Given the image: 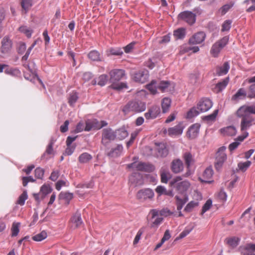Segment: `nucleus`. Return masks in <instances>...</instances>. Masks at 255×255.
Wrapping results in <instances>:
<instances>
[{"label":"nucleus","instance_id":"1","mask_svg":"<svg viewBox=\"0 0 255 255\" xmlns=\"http://www.w3.org/2000/svg\"><path fill=\"white\" fill-rule=\"evenodd\" d=\"M110 82L112 83L111 87L117 90H120L124 88H127L126 83L123 82L118 83L125 76V72L122 69H114L110 72Z\"/></svg>","mask_w":255,"mask_h":255},{"label":"nucleus","instance_id":"2","mask_svg":"<svg viewBox=\"0 0 255 255\" xmlns=\"http://www.w3.org/2000/svg\"><path fill=\"white\" fill-rule=\"evenodd\" d=\"M237 115L238 117L242 119L241 122V131L247 130L252 126L254 119L251 115H248L243 111H241L239 109L237 112Z\"/></svg>","mask_w":255,"mask_h":255},{"label":"nucleus","instance_id":"3","mask_svg":"<svg viewBox=\"0 0 255 255\" xmlns=\"http://www.w3.org/2000/svg\"><path fill=\"white\" fill-rule=\"evenodd\" d=\"M146 109L145 104L140 101H132L127 104L123 108V112L127 114L130 111L141 112Z\"/></svg>","mask_w":255,"mask_h":255},{"label":"nucleus","instance_id":"4","mask_svg":"<svg viewBox=\"0 0 255 255\" xmlns=\"http://www.w3.org/2000/svg\"><path fill=\"white\" fill-rule=\"evenodd\" d=\"M182 178L180 176L174 178L170 183L171 186H173L180 193H183L186 192L190 186V183L187 180L181 181Z\"/></svg>","mask_w":255,"mask_h":255},{"label":"nucleus","instance_id":"5","mask_svg":"<svg viewBox=\"0 0 255 255\" xmlns=\"http://www.w3.org/2000/svg\"><path fill=\"white\" fill-rule=\"evenodd\" d=\"M116 138V132L111 128H105L102 130L101 143L105 146H108L111 141Z\"/></svg>","mask_w":255,"mask_h":255},{"label":"nucleus","instance_id":"6","mask_svg":"<svg viewBox=\"0 0 255 255\" xmlns=\"http://www.w3.org/2000/svg\"><path fill=\"white\" fill-rule=\"evenodd\" d=\"M226 149V146H221L218 149L216 153L215 167L218 171L221 169L224 162L227 159V155L225 153Z\"/></svg>","mask_w":255,"mask_h":255},{"label":"nucleus","instance_id":"7","mask_svg":"<svg viewBox=\"0 0 255 255\" xmlns=\"http://www.w3.org/2000/svg\"><path fill=\"white\" fill-rule=\"evenodd\" d=\"M228 40V37L225 36L217 41L213 45L211 49V53L214 57H217L221 50L227 44Z\"/></svg>","mask_w":255,"mask_h":255},{"label":"nucleus","instance_id":"8","mask_svg":"<svg viewBox=\"0 0 255 255\" xmlns=\"http://www.w3.org/2000/svg\"><path fill=\"white\" fill-rule=\"evenodd\" d=\"M178 18L179 20L184 21L190 25H192L196 21L195 14L190 11H184L180 12Z\"/></svg>","mask_w":255,"mask_h":255},{"label":"nucleus","instance_id":"9","mask_svg":"<svg viewBox=\"0 0 255 255\" xmlns=\"http://www.w3.org/2000/svg\"><path fill=\"white\" fill-rule=\"evenodd\" d=\"M154 194L152 190L149 188L141 189L138 191L136 198L144 201L147 199H151L154 197Z\"/></svg>","mask_w":255,"mask_h":255},{"label":"nucleus","instance_id":"10","mask_svg":"<svg viewBox=\"0 0 255 255\" xmlns=\"http://www.w3.org/2000/svg\"><path fill=\"white\" fill-rule=\"evenodd\" d=\"M213 106L212 101L208 98H202L197 105V109L200 112H205L210 110Z\"/></svg>","mask_w":255,"mask_h":255},{"label":"nucleus","instance_id":"11","mask_svg":"<svg viewBox=\"0 0 255 255\" xmlns=\"http://www.w3.org/2000/svg\"><path fill=\"white\" fill-rule=\"evenodd\" d=\"M184 127L182 122H179L175 126L170 128L168 129L167 133L170 136H174L181 135L183 131ZM164 132H167V130L165 129Z\"/></svg>","mask_w":255,"mask_h":255},{"label":"nucleus","instance_id":"12","mask_svg":"<svg viewBox=\"0 0 255 255\" xmlns=\"http://www.w3.org/2000/svg\"><path fill=\"white\" fill-rule=\"evenodd\" d=\"M148 77V71H139L133 74L132 79L136 82L144 83L147 80Z\"/></svg>","mask_w":255,"mask_h":255},{"label":"nucleus","instance_id":"13","mask_svg":"<svg viewBox=\"0 0 255 255\" xmlns=\"http://www.w3.org/2000/svg\"><path fill=\"white\" fill-rule=\"evenodd\" d=\"M160 114V109L158 106H153L150 107L147 112L144 114L147 120L155 119Z\"/></svg>","mask_w":255,"mask_h":255},{"label":"nucleus","instance_id":"14","mask_svg":"<svg viewBox=\"0 0 255 255\" xmlns=\"http://www.w3.org/2000/svg\"><path fill=\"white\" fill-rule=\"evenodd\" d=\"M205 37L206 34L204 32H198L190 38L189 42L192 44H200L204 41Z\"/></svg>","mask_w":255,"mask_h":255},{"label":"nucleus","instance_id":"15","mask_svg":"<svg viewBox=\"0 0 255 255\" xmlns=\"http://www.w3.org/2000/svg\"><path fill=\"white\" fill-rule=\"evenodd\" d=\"M200 125L195 124L189 127L187 132V136L190 139L195 138L199 132Z\"/></svg>","mask_w":255,"mask_h":255},{"label":"nucleus","instance_id":"16","mask_svg":"<svg viewBox=\"0 0 255 255\" xmlns=\"http://www.w3.org/2000/svg\"><path fill=\"white\" fill-rule=\"evenodd\" d=\"M129 181L135 186L141 185L143 184L142 175L138 172L133 173L130 176Z\"/></svg>","mask_w":255,"mask_h":255},{"label":"nucleus","instance_id":"17","mask_svg":"<svg viewBox=\"0 0 255 255\" xmlns=\"http://www.w3.org/2000/svg\"><path fill=\"white\" fill-rule=\"evenodd\" d=\"M183 159L188 169L187 172L185 174V176L188 177L191 174L189 168L191 165L194 163V160L192 154L188 152L184 153Z\"/></svg>","mask_w":255,"mask_h":255},{"label":"nucleus","instance_id":"18","mask_svg":"<svg viewBox=\"0 0 255 255\" xmlns=\"http://www.w3.org/2000/svg\"><path fill=\"white\" fill-rule=\"evenodd\" d=\"M184 166L182 161L179 159L173 160L171 162V169L174 173H178L183 170Z\"/></svg>","mask_w":255,"mask_h":255},{"label":"nucleus","instance_id":"19","mask_svg":"<svg viewBox=\"0 0 255 255\" xmlns=\"http://www.w3.org/2000/svg\"><path fill=\"white\" fill-rule=\"evenodd\" d=\"M135 168L138 171L150 172L154 170L155 167L151 164L140 162L136 164Z\"/></svg>","mask_w":255,"mask_h":255},{"label":"nucleus","instance_id":"20","mask_svg":"<svg viewBox=\"0 0 255 255\" xmlns=\"http://www.w3.org/2000/svg\"><path fill=\"white\" fill-rule=\"evenodd\" d=\"M11 48V41L10 39L5 36L1 41L0 51L3 54L8 53Z\"/></svg>","mask_w":255,"mask_h":255},{"label":"nucleus","instance_id":"21","mask_svg":"<svg viewBox=\"0 0 255 255\" xmlns=\"http://www.w3.org/2000/svg\"><path fill=\"white\" fill-rule=\"evenodd\" d=\"M72 226L77 228L80 227L83 224L81 213L77 212L71 218Z\"/></svg>","mask_w":255,"mask_h":255},{"label":"nucleus","instance_id":"22","mask_svg":"<svg viewBox=\"0 0 255 255\" xmlns=\"http://www.w3.org/2000/svg\"><path fill=\"white\" fill-rule=\"evenodd\" d=\"M172 214L169 210L163 209L159 211L157 209H152L150 211L149 215L151 216V219H153L159 215L161 216H167Z\"/></svg>","mask_w":255,"mask_h":255},{"label":"nucleus","instance_id":"23","mask_svg":"<svg viewBox=\"0 0 255 255\" xmlns=\"http://www.w3.org/2000/svg\"><path fill=\"white\" fill-rule=\"evenodd\" d=\"M123 147L122 145L118 144L115 148H113L107 153V155L110 157H116L119 156L122 150Z\"/></svg>","mask_w":255,"mask_h":255},{"label":"nucleus","instance_id":"24","mask_svg":"<svg viewBox=\"0 0 255 255\" xmlns=\"http://www.w3.org/2000/svg\"><path fill=\"white\" fill-rule=\"evenodd\" d=\"M213 174V170L211 167H207L204 171L203 173V178L204 179L200 178V180L202 182H211V181H209V179H210Z\"/></svg>","mask_w":255,"mask_h":255},{"label":"nucleus","instance_id":"25","mask_svg":"<svg viewBox=\"0 0 255 255\" xmlns=\"http://www.w3.org/2000/svg\"><path fill=\"white\" fill-rule=\"evenodd\" d=\"M230 69V65L228 62H225L222 66L216 68V75L222 76L226 74Z\"/></svg>","mask_w":255,"mask_h":255},{"label":"nucleus","instance_id":"26","mask_svg":"<svg viewBox=\"0 0 255 255\" xmlns=\"http://www.w3.org/2000/svg\"><path fill=\"white\" fill-rule=\"evenodd\" d=\"M221 132L224 135L234 136L237 133V130L234 126H228L220 129Z\"/></svg>","mask_w":255,"mask_h":255},{"label":"nucleus","instance_id":"27","mask_svg":"<svg viewBox=\"0 0 255 255\" xmlns=\"http://www.w3.org/2000/svg\"><path fill=\"white\" fill-rule=\"evenodd\" d=\"M88 57L93 61H102L103 59L101 54L96 50L91 51L88 54Z\"/></svg>","mask_w":255,"mask_h":255},{"label":"nucleus","instance_id":"28","mask_svg":"<svg viewBox=\"0 0 255 255\" xmlns=\"http://www.w3.org/2000/svg\"><path fill=\"white\" fill-rule=\"evenodd\" d=\"M175 198L176 199L177 210L178 211H181L183 206L188 201V197L187 196H184L183 198H180L179 196L176 195L175 196Z\"/></svg>","mask_w":255,"mask_h":255},{"label":"nucleus","instance_id":"29","mask_svg":"<svg viewBox=\"0 0 255 255\" xmlns=\"http://www.w3.org/2000/svg\"><path fill=\"white\" fill-rule=\"evenodd\" d=\"M158 81L156 80H152L148 84L146 85V87L150 92L155 95L157 93L158 89Z\"/></svg>","mask_w":255,"mask_h":255},{"label":"nucleus","instance_id":"30","mask_svg":"<svg viewBox=\"0 0 255 255\" xmlns=\"http://www.w3.org/2000/svg\"><path fill=\"white\" fill-rule=\"evenodd\" d=\"M157 155L160 157H165L168 153L167 148L163 143H159L157 147Z\"/></svg>","mask_w":255,"mask_h":255},{"label":"nucleus","instance_id":"31","mask_svg":"<svg viewBox=\"0 0 255 255\" xmlns=\"http://www.w3.org/2000/svg\"><path fill=\"white\" fill-rule=\"evenodd\" d=\"M229 81V78H226L221 82L218 83L215 86V89L216 92L219 93L221 92L223 89H224L226 86H227Z\"/></svg>","mask_w":255,"mask_h":255},{"label":"nucleus","instance_id":"32","mask_svg":"<svg viewBox=\"0 0 255 255\" xmlns=\"http://www.w3.org/2000/svg\"><path fill=\"white\" fill-rule=\"evenodd\" d=\"M116 137L120 140H123L128 136V133L125 127H122L115 131Z\"/></svg>","mask_w":255,"mask_h":255},{"label":"nucleus","instance_id":"33","mask_svg":"<svg viewBox=\"0 0 255 255\" xmlns=\"http://www.w3.org/2000/svg\"><path fill=\"white\" fill-rule=\"evenodd\" d=\"M92 159V156L87 153L84 152L80 155L78 157V161L81 163H86Z\"/></svg>","mask_w":255,"mask_h":255},{"label":"nucleus","instance_id":"34","mask_svg":"<svg viewBox=\"0 0 255 255\" xmlns=\"http://www.w3.org/2000/svg\"><path fill=\"white\" fill-rule=\"evenodd\" d=\"M247 96V92L244 88H240L237 92L232 96V100L238 101L242 98V97H245Z\"/></svg>","mask_w":255,"mask_h":255},{"label":"nucleus","instance_id":"35","mask_svg":"<svg viewBox=\"0 0 255 255\" xmlns=\"http://www.w3.org/2000/svg\"><path fill=\"white\" fill-rule=\"evenodd\" d=\"M59 198L61 200H65L68 204L70 201L73 198V194L68 192H62L60 193Z\"/></svg>","mask_w":255,"mask_h":255},{"label":"nucleus","instance_id":"36","mask_svg":"<svg viewBox=\"0 0 255 255\" xmlns=\"http://www.w3.org/2000/svg\"><path fill=\"white\" fill-rule=\"evenodd\" d=\"M157 81H158V89L162 92L166 91L170 85V82L168 81L157 80Z\"/></svg>","mask_w":255,"mask_h":255},{"label":"nucleus","instance_id":"37","mask_svg":"<svg viewBox=\"0 0 255 255\" xmlns=\"http://www.w3.org/2000/svg\"><path fill=\"white\" fill-rule=\"evenodd\" d=\"M171 105V100L170 99L168 98H164L163 99L162 103H161V106H162V112L164 113H166Z\"/></svg>","mask_w":255,"mask_h":255},{"label":"nucleus","instance_id":"38","mask_svg":"<svg viewBox=\"0 0 255 255\" xmlns=\"http://www.w3.org/2000/svg\"><path fill=\"white\" fill-rule=\"evenodd\" d=\"M240 240V238L237 237L226 239L227 244L233 248L236 247L239 245Z\"/></svg>","mask_w":255,"mask_h":255},{"label":"nucleus","instance_id":"39","mask_svg":"<svg viewBox=\"0 0 255 255\" xmlns=\"http://www.w3.org/2000/svg\"><path fill=\"white\" fill-rule=\"evenodd\" d=\"M239 109L241 111H243L248 115L255 114V106H243L240 107Z\"/></svg>","mask_w":255,"mask_h":255},{"label":"nucleus","instance_id":"40","mask_svg":"<svg viewBox=\"0 0 255 255\" xmlns=\"http://www.w3.org/2000/svg\"><path fill=\"white\" fill-rule=\"evenodd\" d=\"M173 35L176 39H183L185 36V29L180 28L174 30Z\"/></svg>","mask_w":255,"mask_h":255},{"label":"nucleus","instance_id":"41","mask_svg":"<svg viewBox=\"0 0 255 255\" xmlns=\"http://www.w3.org/2000/svg\"><path fill=\"white\" fill-rule=\"evenodd\" d=\"M78 99V94L76 92H73L70 94L69 98H68V103L69 105L73 107Z\"/></svg>","mask_w":255,"mask_h":255},{"label":"nucleus","instance_id":"42","mask_svg":"<svg viewBox=\"0 0 255 255\" xmlns=\"http://www.w3.org/2000/svg\"><path fill=\"white\" fill-rule=\"evenodd\" d=\"M160 176L161 181L162 183H167L171 176L169 171L163 169L160 171Z\"/></svg>","mask_w":255,"mask_h":255},{"label":"nucleus","instance_id":"43","mask_svg":"<svg viewBox=\"0 0 255 255\" xmlns=\"http://www.w3.org/2000/svg\"><path fill=\"white\" fill-rule=\"evenodd\" d=\"M22 8L27 11L32 5V0H19Z\"/></svg>","mask_w":255,"mask_h":255},{"label":"nucleus","instance_id":"44","mask_svg":"<svg viewBox=\"0 0 255 255\" xmlns=\"http://www.w3.org/2000/svg\"><path fill=\"white\" fill-rule=\"evenodd\" d=\"M47 237V233L43 231L39 234H38L32 237V239L35 241L40 242L46 238Z\"/></svg>","mask_w":255,"mask_h":255},{"label":"nucleus","instance_id":"45","mask_svg":"<svg viewBox=\"0 0 255 255\" xmlns=\"http://www.w3.org/2000/svg\"><path fill=\"white\" fill-rule=\"evenodd\" d=\"M200 77V74L198 72H195L190 75V83L195 85L198 83Z\"/></svg>","mask_w":255,"mask_h":255},{"label":"nucleus","instance_id":"46","mask_svg":"<svg viewBox=\"0 0 255 255\" xmlns=\"http://www.w3.org/2000/svg\"><path fill=\"white\" fill-rule=\"evenodd\" d=\"M19 226H20L19 223H15V222L13 223L12 227H11V229L12 237H15L18 235V234L19 232Z\"/></svg>","mask_w":255,"mask_h":255},{"label":"nucleus","instance_id":"47","mask_svg":"<svg viewBox=\"0 0 255 255\" xmlns=\"http://www.w3.org/2000/svg\"><path fill=\"white\" fill-rule=\"evenodd\" d=\"M51 192V188L47 185H43L40 189V193L41 194V198H43L48 194Z\"/></svg>","mask_w":255,"mask_h":255},{"label":"nucleus","instance_id":"48","mask_svg":"<svg viewBox=\"0 0 255 255\" xmlns=\"http://www.w3.org/2000/svg\"><path fill=\"white\" fill-rule=\"evenodd\" d=\"M19 30L20 32L25 34L28 38H30L31 37L32 33V30L26 26H21L19 27Z\"/></svg>","mask_w":255,"mask_h":255},{"label":"nucleus","instance_id":"49","mask_svg":"<svg viewBox=\"0 0 255 255\" xmlns=\"http://www.w3.org/2000/svg\"><path fill=\"white\" fill-rule=\"evenodd\" d=\"M200 111L197 109V108H192L188 112L187 114V118L191 119L194 117L197 116L200 113Z\"/></svg>","mask_w":255,"mask_h":255},{"label":"nucleus","instance_id":"50","mask_svg":"<svg viewBox=\"0 0 255 255\" xmlns=\"http://www.w3.org/2000/svg\"><path fill=\"white\" fill-rule=\"evenodd\" d=\"M199 203L195 201H191L185 207L184 211L186 212H190L195 207L198 206Z\"/></svg>","mask_w":255,"mask_h":255},{"label":"nucleus","instance_id":"51","mask_svg":"<svg viewBox=\"0 0 255 255\" xmlns=\"http://www.w3.org/2000/svg\"><path fill=\"white\" fill-rule=\"evenodd\" d=\"M251 162L250 161H247L245 162H239L238 164V166L240 170L242 171H245L250 166Z\"/></svg>","mask_w":255,"mask_h":255},{"label":"nucleus","instance_id":"52","mask_svg":"<svg viewBox=\"0 0 255 255\" xmlns=\"http://www.w3.org/2000/svg\"><path fill=\"white\" fill-rule=\"evenodd\" d=\"M27 194L26 191L23 192V193L19 197L16 203L22 206L25 203V200L27 199Z\"/></svg>","mask_w":255,"mask_h":255},{"label":"nucleus","instance_id":"53","mask_svg":"<svg viewBox=\"0 0 255 255\" xmlns=\"http://www.w3.org/2000/svg\"><path fill=\"white\" fill-rule=\"evenodd\" d=\"M108 77L107 75H101L98 78V84L101 86H105L108 81Z\"/></svg>","mask_w":255,"mask_h":255},{"label":"nucleus","instance_id":"54","mask_svg":"<svg viewBox=\"0 0 255 255\" xmlns=\"http://www.w3.org/2000/svg\"><path fill=\"white\" fill-rule=\"evenodd\" d=\"M145 229V228L143 227L141 228L138 230V231L137 232V234L135 236V238H134V239L133 240V244L134 245L137 244L138 243L140 239L141 236L142 235V234L144 232Z\"/></svg>","mask_w":255,"mask_h":255},{"label":"nucleus","instance_id":"55","mask_svg":"<svg viewBox=\"0 0 255 255\" xmlns=\"http://www.w3.org/2000/svg\"><path fill=\"white\" fill-rule=\"evenodd\" d=\"M35 176L38 179H42L44 174V170L41 167H37L35 169Z\"/></svg>","mask_w":255,"mask_h":255},{"label":"nucleus","instance_id":"56","mask_svg":"<svg viewBox=\"0 0 255 255\" xmlns=\"http://www.w3.org/2000/svg\"><path fill=\"white\" fill-rule=\"evenodd\" d=\"M218 113V110H216L214 111V112L212 114H210L207 116H205L204 118V120H205L207 121H208V122L214 121L215 120Z\"/></svg>","mask_w":255,"mask_h":255},{"label":"nucleus","instance_id":"57","mask_svg":"<svg viewBox=\"0 0 255 255\" xmlns=\"http://www.w3.org/2000/svg\"><path fill=\"white\" fill-rule=\"evenodd\" d=\"M163 218L162 217H157L154 221H153L150 227L152 228H157L158 226L162 222Z\"/></svg>","mask_w":255,"mask_h":255},{"label":"nucleus","instance_id":"58","mask_svg":"<svg viewBox=\"0 0 255 255\" xmlns=\"http://www.w3.org/2000/svg\"><path fill=\"white\" fill-rule=\"evenodd\" d=\"M232 21L230 20H227L224 21L222 26V31H229L231 27Z\"/></svg>","mask_w":255,"mask_h":255},{"label":"nucleus","instance_id":"59","mask_svg":"<svg viewBox=\"0 0 255 255\" xmlns=\"http://www.w3.org/2000/svg\"><path fill=\"white\" fill-rule=\"evenodd\" d=\"M199 48L198 46H193V47H190V46H185L183 47L182 51L184 52H188L190 51H192L193 53H196L199 51Z\"/></svg>","mask_w":255,"mask_h":255},{"label":"nucleus","instance_id":"60","mask_svg":"<svg viewBox=\"0 0 255 255\" xmlns=\"http://www.w3.org/2000/svg\"><path fill=\"white\" fill-rule=\"evenodd\" d=\"M248 97L250 98H255V84H252L250 86Z\"/></svg>","mask_w":255,"mask_h":255},{"label":"nucleus","instance_id":"61","mask_svg":"<svg viewBox=\"0 0 255 255\" xmlns=\"http://www.w3.org/2000/svg\"><path fill=\"white\" fill-rule=\"evenodd\" d=\"M212 204V200L210 199H208L204 206L202 207V213L204 214L207 211H208L211 207Z\"/></svg>","mask_w":255,"mask_h":255},{"label":"nucleus","instance_id":"62","mask_svg":"<svg viewBox=\"0 0 255 255\" xmlns=\"http://www.w3.org/2000/svg\"><path fill=\"white\" fill-rule=\"evenodd\" d=\"M110 52L112 55H122L123 54L122 50L120 48H111Z\"/></svg>","mask_w":255,"mask_h":255},{"label":"nucleus","instance_id":"63","mask_svg":"<svg viewBox=\"0 0 255 255\" xmlns=\"http://www.w3.org/2000/svg\"><path fill=\"white\" fill-rule=\"evenodd\" d=\"M53 141H51L50 142L48 145V146L46 148L45 152L43 154L42 157L45 156L46 154L50 155L53 153Z\"/></svg>","mask_w":255,"mask_h":255},{"label":"nucleus","instance_id":"64","mask_svg":"<svg viewBox=\"0 0 255 255\" xmlns=\"http://www.w3.org/2000/svg\"><path fill=\"white\" fill-rule=\"evenodd\" d=\"M192 230V228H186L179 235V238L182 239L188 235Z\"/></svg>","mask_w":255,"mask_h":255}]
</instances>
